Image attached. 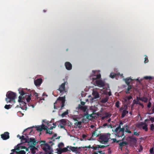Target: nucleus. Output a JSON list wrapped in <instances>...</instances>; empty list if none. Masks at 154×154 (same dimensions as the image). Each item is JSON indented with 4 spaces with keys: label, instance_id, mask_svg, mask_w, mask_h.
<instances>
[{
    "label": "nucleus",
    "instance_id": "obj_40",
    "mask_svg": "<svg viewBox=\"0 0 154 154\" xmlns=\"http://www.w3.org/2000/svg\"><path fill=\"white\" fill-rule=\"evenodd\" d=\"M139 102H139V101H136L135 100H134L133 101V105H132V106H133L135 104H138Z\"/></svg>",
    "mask_w": 154,
    "mask_h": 154
},
{
    "label": "nucleus",
    "instance_id": "obj_29",
    "mask_svg": "<svg viewBox=\"0 0 154 154\" xmlns=\"http://www.w3.org/2000/svg\"><path fill=\"white\" fill-rule=\"evenodd\" d=\"M26 138L24 137L23 136H22L21 137H20V139L21 140V141L23 143H26Z\"/></svg>",
    "mask_w": 154,
    "mask_h": 154
},
{
    "label": "nucleus",
    "instance_id": "obj_30",
    "mask_svg": "<svg viewBox=\"0 0 154 154\" xmlns=\"http://www.w3.org/2000/svg\"><path fill=\"white\" fill-rule=\"evenodd\" d=\"M128 125H125L124 126V128H126L125 130V132H127L129 133H131V131L129 130L128 129Z\"/></svg>",
    "mask_w": 154,
    "mask_h": 154
},
{
    "label": "nucleus",
    "instance_id": "obj_61",
    "mask_svg": "<svg viewBox=\"0 0 154 154\" xmlns=\"http://www.w3.org/2000/svg\"><path fill=\"white\" fill-rule=\"evenodd\" d=\"M60 126V127L61 128H64L65 129V127H64V126L65 125H63L62 124H60V125H59Z\"/></svg>",
    "mask_w": 154,
    "mask_h": 154
},
{
    "label": "nucleus",
    "instance_id": "obj_47",
    "mask_svg": "<svg viewBox=\"0 0 154 154\" xmlns=\"http://www.w3.org/2000/svg\"><path fill=\"white\" fill-rule=\"evenodd\" d=\"M98 145H97V146H92V149H93L94 150H96L98 149Z\"/></svg>",
    "mask_w": 154,
    "mask_h": 154
},
{
    "label": "nucleus",
    "instance_id": "obj_11",
    "mask_svg": "<svg viewBox=\"0 0 154 154\" xmlns=\"http://www.w3.org/2000/svg\"><path fill=\"white\" fill-rule=\"evenodd\" d=\"M95 83L99 87H103L105 86L104 82L101 80H96Z\"/></svg>",
    "mask_w": 154,
    "mask_h": 154
},
{
    "label": "nucleus",
    "instance_id": "obj_39",
    "mask_svg": "<svg viewBox=\"0 0 154 154\" xmlns=\"http://www.w3.org/2000/svg\"><path fill=\"white\" fill-rule=\"evenodd\" d=\"M120 104V103L119 101H117L115 103V106L117 108H119V105Z\"/></svg>",
    "mask_w": 154,
    "mask_h": 154
},
{
    "label": "nucleus",
    "instance_id": "obj_14",
    "mask_svg": "<svg viewBox=\"0 0 154 154\" xmlns=\"http://www.w3.org/2000/svg\"><path fill=\"white\" fill-rule=\"evenodd\" d=\"M27 143H30L31 145H33V146H35L37 142H36L35 138L30 137Z\"/></svg>",
    "mask_w": 154,
    "mask_h": 154
},
{
    "label": "nucleus",
    "instance_id": "obj_23",
    "mask_svg": "<svg viewBox=\"0 0 154 154\" xmlns=\"http://www.w3.org/2000/svg\"><path fill=\"white\" fill-rule=\"evenodd\" d=\"M147 124L145 122H141L140 123H138L137 125V126L140 129H141L142 126H144Z\"/></svg>",
    "mask_w": 154,
    "mask_h": 154
},
{
    "label": "nucleus",
    "instance_id": "obj_20",
    "mask_svg": "<svg viewBox=\"0 0 154 154\" xmlns=\"http://www.w3.org/2000/svg\"><path fill=\"white\" fill-rule=\"evenodd\" d=\"M92 95L94 97V98L95 99L98 98L99 97V94L98 92L96 91L93 90L92 92Z\"/></svg>",
    "mask_w": 154,
    "mask_h": 154
},
{
    "label": "nucleus",
    "instance_id": "obj_62",
    "mask_svg": "<svg viewBox=\"0 0 154 154\" xmlns=\"http://www.w3.org/2000/svg\"><path fill=\"white\" fill-rule=\"evenodd\" d=\"M83 148H92V147L90 145H89V146H85L84 147H83Z\"/></svg>",
    "mask_w": 154,
    "mask_h": 154
},
{
    "label": "nucleus",
    "instance_id": "obj_58",
    "mask_svg": "<svg viewBox=\"0 0 154 154\" xmlns=\"http://www.w3.org/2000/svg\"><path fill=\"white\" fill-rule=\"evenodd\" d=\"M150 120L151 121V122L153 123L154 122V117H151L150 118Z\"/></svg>",
    "mask_w": 154,
    "mask_h": 154
},
{
    "label": "nucleus",
    "instance_id": "obj_42",
    "mask_svg": "<svg viewBox=\"0 0 154 154\" xmlns=\"http://www.w3.org/2000/svg\"><path fill=\"white\" fill-rule=\"evenodd\" d=\"M69 148L72 151H75L76 149V148L75 147H72L70 146Z\"/></svg>",
    "mask_w": 154,
    "mask_h": 154
},
{
    "label": "nucleus",
    "instance_id": "obj_50",
    "mask_svg": "<svg viewBox=\"0 0 154 154\" xmlns=\"http://www.w3.org/2000/svg\"><path fill=\"white\" fill-rule=\"evenodd\" d=\"M149 152L151 154L152 153H154V148L153 147H152L150 149Z\"/></svg>",
    "mask_w": 154,
    "mask_h": 154
},
{
    "label": "nucleus",
    "instance_id": "obj_41",
    "mask_svg": "<svg viewBox=\"0 0 154 154\" xmlns=\"http://www.w3.org/2000/svg\"><path fill=\"white\" fill-rule=\"evenodd\" d=\"M11 105L10 104L9 105H6L4 107L5 109H8L11 108Z\"/></svg>",
    "mask_w": 154,
    "mask_h": 154
},
{
    "label": "nucleus",
    "instance_id": "obj_15",
    "mask_svg": "<svg viewBox=\"0 0 154 154\" xmlns=\"http://www.w3.org/2000/svg\"><path fill=\"white\" fill-rule=\"evenodd\" d=\"M66 69L68 70H70L72 69V65L69 62H66L65 63Z\"/></svg>",
    "mask_w": 154,
    "mask_h": 154
},
{
    "label": "nucleus",
    "instance_id": "obj_43",
    "mask_svg": "<svg viewBox=\"0 0 154 154\" xmlns=\"http://www.w3.org/2000/svg\"><path fill=\"white\" fill-rule=\"evenodd\" d=\"M112 140L113 141L112 143L116 142L117 143H119V142L121 141V140H117L116 138H112Z\"/></svg>",
    "mask_w": 154,
    "mask_h": 154
},
{
    "label": "nucleus",
    "instance_id": "obj_12",
    "mask_svg": "<svg viewBox=\"0 0 154 154\" xmlns=\"http://www.w3.org/2000/svg\"><path fill=\"white\" fill-rule=\"evenodd\" d=\"M97 130H96L95 131H94L92 133V136L89 138H88V140H94L93 137L95 136V137H97L99 136V134L97 133Z\"/></svg>",
    "mask_w": 154,
    "mask_h": 154
},
{
    "label": "nucleus",
    "instance_id": "obj_10",
    "mask_svg": "<svg viewBox=\"0 0 154 154\" xmlns=\"http://www.w3.org/2000/svg\"><path fill=\"white\" fill-rule=\"evenodd\" d=\"M36 130L38 131L41 132L43 130H46L47 129V127L45 125L42 124L41 125L35 126Z\"/></svg>",
    "mask_w": 154,
    "mask_h": 154
},
{
    "label": "nucleus",
    "instance_id": "obj_34",
    "mask_svg": "<svg viewBox=\"0 0 154 154\" xmlns=\"http://www.w3.org/2000/svg\"><path fill=\"white\" fill-rule=\"evenodd\" d=\"M132 98V97L131 96H126L125 97V101H127V100L129 101V100H130Z\"/></svg>",
    "mask_w": 154,
    "mask_h": 154
},
{
    "label": "nucleus",
    "instance_id": "obj_1",
    "mask_svg": "<svg viewBox=\"0 0 154 154\" xmlns=\"http://www.w3.org/2000/svg\"><path fill=\"white\" fill-rule=\"evenodd\" d=\"M65 96L63 97H59L54 103V109H59L60 110H62L65 106Z\"/></svg>",
    "mask_w": 154,
    "mask_h": 154
},
{
    "label": "nucleus",
    "instance_id": "obj_27",
    "mask_svg": "<svg viewBox=\"0 0 154 154\" xmlns=\"http://www.w3.org/2000/svg\"><path fill=\"white\" fill-rule=\"evenodd\" d=\"M128 113V111H126L125 109L123 110L121 116L122 118H123Z\"/></svg>",
    "mask_w": 154,
    "mask_h": 154
},
{
    "label": "nucleus",
    "instance_id": "obj_3",
    "mask_svg": "<svg viewBox=\"0 0 154 154\" xmlns=\"http://www.w3.org/2000/svg\"><path fill=\"white\" fill-rule=\"evenodd\" d=\"M19 93L20 94V95L18 97V102L20 103V105L22 106H25L26 104V102L23 100V99H24L25 97L24 95L26 93L23 91V89L22 88H20L18 89Z\"/></svg>",
    "mask_w": 154,
    "mask_h": 154
},
{
    "label": "nucleus",
    "instance_id": "obj_24",
    "mask_svg": "<svg viewBox=\"0 0 154 154\" xmlns=\"http://www.w3.org/2000/svg\"><path fill=\"white\" fill-rule=\"evenodd\" d=\"M139 99L140 100L143 102H144L145 103H147L148 100V98L147 97H140L139 98Z\"/></svg>",
    "mask_w": 154,
    "mask_h": 154
},
{
    "label": "nucleus",
    "instance_id": "obj_53",
    "mask_svg": "<svg viewBox=\"0 0 154 154\" xmlns=\"http://www.w3.org/2000/svg\"><path fill=\"white\" fill-rule=\"evenodd\" d=\"M128 87L127 88V90L130 91V90L132 88L131 85H128Z\"/></svg>",
    "mask_w": 154,
    "mask_h": 154
},
{
    "label": "nucleus",
    "instance_id": "obj_21",
    "mask_svg": "<svg viewBox=\"0 0 154 154\" xmlns=\"http://www.w3.org/2000/svg\"><path fill=\"white\" fill-rule=\"evenodd\" d=\"M130 141L133 143L134 144H135L137 141V139L133 137H129Z\"/></svg>",
    "mask_w": 154,
    "mask_h": 154
},
{
    "label": "nucleus",
    "instance_id": "obj_13",
    "mask_svg": "<svg viewBox=\"0 0 154 154\" xmlns=\"http://www.w3.org/2000/svg\"><path fill=\"white\" fill-rule=\"evenodd\" d=\"M9 133L8 132H5L1 135V138L3 140H6L9 138Z\"/></svg>",
    "mask_w": 154,
    "mask_h": 154
},
{
    "label": "nucleus",
    "instance_id": "obj_55",
    "mask_svg": "<svg viewBox=\"0 0 154 154\" xmlns=\"http://www.w3.org/2000/svg\"><path fill=\"white\" fill-rule=\"evenodd\" d=\"M83 106H83L80 104H79L78 105V108L79 109L81 110Z\"/></svg>",
    "mask_w": 154,
    "mask_h": 154
},
{
    "label": "nucleus",
    "instance_id": "obj_37",
    "mask_svg": "<svg viewBox=\"0 0 154 154\" xmlns=\"http://www.w3.org/2000/svg\"><path fill=\"white\" fill-rule=\"evenodd\" d=\"M57 136V134H54L53 136L50 138V139L51 140H53V141H54L55 140V138Z\"/></svg>",
    "mask_w": 154,
    "mask_h": 154
},
{
    "label": "nucleus",
    "instance_id": "obj_51",
    "mask_svg": "<svg viewBox=\"0 0 154 154\" xmlns=\"http://www.w3.org/2000/svg\"><path fill=\"white\" fill-rule=\"evenodd\" d=\"M151 106V103L149 101L147 105V106L148 108H150Z\"/></svg>",
    "mask_w": 154,
    "mask_h": 154
},
{
    "label": "nucleus",
    "instance_id": "obj_63",
    "mask_svg": "<svg viewBox=\"0 0 154 154\" xmlns=\"http://www.w3.org/2000/svg\"><path fill=\"white\" fill-rule=\"evenodd\" d=\"M53 125H55V126H51L50 127V129L51 130H52V129L53 128H55L56 127V125L54 123H53Z\"/></svg>",
    "mask_w": 154,
    "mask_h": 154
},
{
    "label": "nucleus",
    "instance_id": "obj_35",
    "mask_svg": "<svg viewBox=\"0 0 154 154\" xmlns=\"http://www.w3.org/2000/svg\"><path fill=\"white\" fill-rule=\"evenodd\" d=\"M68 113V110H67L65 112H63V113H62L61 114V116L63 117L67 115Z\"/></svg>",
    "mask_w": 154,
    "mask_h": 154
},
{
    "label": "nucleus",
    "instance_id": "obj_44",
    "mask_svg": "<svg viewBox=\"0 0 154 154\" xmlns=\"http://www.w3.org/2000/svg\"><path fill=\"white\" fill-rule=\"evenodd\" d=\"M87 109V107L86 106H84L82 108V109L81 110H82L83 112H85L86 111V109Z\"/></svg>",
    "mask_w": 154,
    "mask_h": 154
},
{
    "label": "nucleus",
    "instance_id": "obj_19",
    "mask_svg": "<svg viewBox=\"0 0 154 154\" xmlns=\"http://www.w3.org/2000/svg\"><path fill=\"white\" fill-rule=\"evenodd\" d=\"M84 119H82V121H78L77 122H76L75 123V126H76V128H81L82 127V122L84 123Z\"/></svg>",
    "mask_w": 154,
    "mask_h": 154
},
{
    "label": "nucleus",
    "instance_id": "obj_28",
    "mask_svg": "<svg viewBox=\"0 0 154 154\" xmlns=\"http://www.w3.org/2000/svg\"><path fill=\"white\" fill-rule=\"evenodd\" d=\"M128 144V143L126 141H123L122 142L119 143V147L123 146H124L125 145H127Z\"/></svg>",
    "mask_w": 154,
    "mask_h": 154
},
{
    "label": "nucleus",
    "instance_id": "obj_45",
    "mask_svg": "<svg viewBox=\"0 0 154 154\" xmlns=\"http://www.w3.org/2000/svg\"><path fill=\"white\" fill-rule=\"evenodd\" d=\"M150 129L152 131L154 130V125L153 124H151L150 125Z\"/></svg>",
    "mask_w": 154,
    "mask_h": 154
},
{
    "label": "nucleus",
    "instance_id": "obj_26",
    "mask_svg": "<svg viewBox=\"0 0 154 154\" xmlns=\"http://www.w3.org/2000/svg\"><path fill=\"white\" fill-rule=\"evenodd\" d=\"M66 120L65 119H62L60 120V124L64 125H66Z\"/></svg>",
    "mask_w": 154,
    "mask_h": 154
},
{
    "label": "nucleus",
    "instance_id": "obj_7",
    "mask_svg": "<svg viewBox=\"0 0 154 154\" xmlns=\"http://www.w3.org/2000/svg\"><path fill=\"white\" fill-rule=\"evenodd\" d=\"M116 135L118 137H122L124 135L125 128H122L121 129L118 131V132H115Z\"/></svg>",
    "mask_w": 154,
    "mask_h": 154
},
{
    "label": "nucleus",
    "instance_id": "obj_16",
    "mask_svg": "<svg viewBox=\"0 0 154 154\" xmlns=\"http://www.w3.org/2000/svg\"><path fill=\"white\" fill-rule=\"evenodd\" d=\"M42 80L41 78L38 79L34 81L35 85L36 86H39L42 83Z\"/></svg>",
    "mask_w": 154,
    "mask_h": 154
},
{
    "label": "nucleus",
    "instance_id": "obj_17",
    "mask_svg": "<svg viewBox=\"0 0 154 154\" xmlns=\"http://www.w3.org/2000/svg\"><path fill=\"white\" fill-rule=\"evenodd\" d=\"M29 148H30L31 153L33 154L35 153L36 150L37 149L36 147L32 145H30L29 147Z\"/></svg>",
    "mask_w": 154,
    "mask_h": 154
},
{
    "label": "nucleus",
    "instance_id": "obj_25",
    "mask_svg": "<svg viewBox=\"0 0 154 154\" xmlns=\"http://www.w3.org/2000/svg\"><path fill=\"white\" fill-rule=\"evenodd\" d=\"M69 147L67 146V147H64L63 148H60V150H58L59 152H66L68 151L67 148Z\"/></svg>",
    "mask_w": 154,
    "mask_h": 154
},
{
    "label": "nucleus",
    "instance_id": "obj_56",
    "mask_svg": "<svg viewBox=\"0 0 154 154\" xmlns=\"http://www.w3.org/2000/svg\"><path fill=\"white\" fill-rule=\"evenodd\" d=\"M143 147L141 145L140 146V148L139 149V152H141L142 150L143 149Z\"/></svg>",
    "mask_w": 154,
    "mask_h": 154
},
{
    "label": "nucleus",
    "instance_id": "obj_8",
    "mask_svg": "<svg viewBox=\"0 0 154 154\" xmlns=\"http://www.w3.org/2000/svg\"><path fill=\"white\" fill-rule=\"evenodd\" d=\"M92 75H93V80L94 81V80L99 79L101 78V75L98 72L95 71H92Z\"/></svg>",
    "mask_w": 154,
    "mask_h": 154
},
{
    "label": "nucleus",
    "instance_id": "obj_33",
    "mask_svg": "<svg viewBox=\"0 0 154 154\" xmlns=\"http://www.w3.org/2000/svg\"><path fill=\"white\" fill-rule=\"evenodd\" d=\"M41 145V146L42 147L43 146L47 143H46V141L45 140H41L40 143Z\"/></svg>",
    "mask_w": 154,
    "mask_h": 154
},
{
    "label": "nucleus",
    "instance_id": "obj_6",
    "mask_svg": "<svg viewBox=\"0 0 154 154\" xmlns=\"http://www.w3.org/2000/svg\"><path fill=\"white\" fill-rule=\"evenodd\" d=\"M96 110L94 108L91 107L90 109L87 112H86V114L85 115L86 118L89 120H91L93 119V115L95 114Z\"/></svg>",
    "mask_w": 154,
    "mask_h": 154
},
{
    "label": "nucleus",
    "instance_id": "obj_64",
    "mask_svg": "<svg viewBox=\"0 0 154 154\" xmlns=\"http://www.w3.org/2000/svg\"><path fill=\"white\" fill-rule=\"evenodd\" d=\"M98 152L100 154H104V152H103L102 151H98Z\"/></svg>",
    "mask_w": 154,
    "mask_h": 154
},
{
    "label": "nucleus",
    "instance_id": "obj_38",
    "mask_svg": "<svg viewBox=\"0 0 154 154\" xmlns=\"http://www.w3.org/2000/svg\"><path fill=\"white\" fill-rule=\"evenodd\" d=\"M122 128H121V126H120V125H119L118 127H117L116 128H115V129L114 130V132H118V130H120Z\"/></svg>",
    "mask_w": 154,
    "mask_h": 154
},
{
    "label": "nucleus",
    "instance_id": "obj_5",
    "mask_svg": "<svg viewBox=\"0 0 154 154\" xmlns=\"http://www.w3.org/2000/svg\"><path fill=\"white\" fill-rule=\"evenodd\" d=\"M54 144V143H53V141H49L45 144L42 148L46 152H53V150L51 147Z\"/></svg>",
    "mask_w": 154,
    "mask_h": 154
},
{
    "label": "nucleus",
    "instance_id": "obj_52",
    "mask_svg": "<svg viewBox=\"0 0 154 154\" xmlns=\"http://www.w3.org/2000/svg\"><path fill=\"white\" fill-rule=\"evenodd\" d=\"M106 146L104 145H98V148H104L106 147Z\"/></svg>",
    "mask_w": 154,
    "mask_h": 154
},
{
    "label": "nucleus",
    "instance_id": "obj_31",
    "mask_svg": "<svg viewBox=\"0 0 154 154\" xmlns=\"http://www.w3.org/2000/svg\"><path fill=\"white\" fill-rule=\"evenodd\" d=\"M148 125L147 124H146V125H145L144 126H143L142 127V129L144 130L145 131H147L148 130V127H147Z\"/></svg>",
    "mask_w": 154,
    "mask_h": 154
},
{
    "label": "nucleus",
    "instance_id": "obj_46",
    "mask_svg": "<svg viewBox=\"0 0 154 154\" xmlns=\"http://www.w3.org/2000/svg\"><path fill=\"white\" fill-rule=\"evenodd\" d=\"M144 78L146 80L148 79H152V78L151 76H146L144 77Z\"/></svg>",
    "mask_w": 154,
    "mask_h": 154
},
{
    "label": "nucleus",
    "instance_id": "obj_60",
    "mask_svg": "<svg viewBox=\"0 0 154 154\" xmlns=\"http://www.w3.org/2000/svg\"><path fill=\"white\" fill-rule=\"evenodd\" d=\"M134 134L137 136L139 135V133H137V132H134Z\"/></svg>",
    "mask_w": 154,
    "mask_h": 154
},
{
    "label": "nucleus",
    "instance_id": "obj_57",
    "mask_svg": "<svg viewBox=\"0 0 154 154\" xmlns=\"http://www.w3.org/2000/svg\"><path fill=\"white\" fill-rule=\"evenodd\" d=\"M148 61V60L147 58L146 57H145L144 58V62L145 63H147Z\"/></svg>",
    "mask_w": 154,
    "mask_h": 154
},
{
    "label": "nucleus",
    "instance_id": "obj_32",
    "mask_svg": "<svg viewBox=\"0 0 154 154\" xmlns=\"http://www.w3.org/2000/svg\"><path fill=\"white\" fill-rule=\"evenodd\" d=\"M64 146V144L63 143H59L58 145V147L59 148V150H60V148H62Z\"/></svg>",
    "mask_w": 154,
    "mask_h": 154
},
{
    "label": "nucleus",
    "instance_id": "obj_36",
    "mask_svg": "<svg viewBox=\"0 0 154 154\" xmlns=\"http://www.w3.org/2000/svg\"><path fill=\"white\" fill-rule=\"evenodd\" d=\"M31 95L30 94L26 98V100L27 103L29 102L31 100Z\"/></svg>",
    "mask_w": 154,
    "mask_h": 154
},
{
    "label": "nucleus",
    "instance_id": "obj_22",
    "mask_svg": "<svg viewBox=\"0 0 154 154\" xmlns=\"http://www.w3.org/2000/svg\"><path fill=\"white\" fill-rule=\"evenodd\" d=\"M109 99V97L106 96L105 98H103L100 101V102L103 103H105Z\"/></svg>",
    "mask_w": 154,
    "mask_h": 154
},
{
    "label": "nucleus",
    "instance_id": "obj_18",
    "mask_svg": "<svg viewBox=\"0 0 154 154\" xmlns=\"http://www.w3.org/2000/svg\"><path fill=\"white\" fill-rule=\"evenodd\" d=\"M127 85H130V83L131 82L133 79L130 77H128L124 79Z\"/></svg>",
    "mask_w": 154,
    "mask_h": 154
},
{
    "label": "nucleus",
    "instance_id": "obj_54",
    "mask_svg": "<svg viewBox=\"0 0 154 154\" xmlns=\"http://www.w3.org/2000/svg\"><path fill=\"white\" fill-rule=\"evenodd\" d=\"M25 138H26V142L27 143L28 142V141H29V139H30V138H29V136L27 135L26 136V137Z\"/></svg>",
    "mask_w": 154,
    "mask_h": 154
},
{
    "label": "nucleus",
    "instance_id": "obj_59",
    "mask_svg": "<svg viewBox=\"0 0 154 154\" xmlns=\"http://www.w3.org/2000/svg\"><path fill=\"white\" fill-rule=\"evenodd\" d=\"M34 95L36 97H37V99H38L39 97H38V94L36 93H35L34 94Z\"/></svg>",
    "mask_w": 154,
    "mask_h": 154
},
{
    "label": "nucleus",
    "instance_id": "obj_4",
    "mask_svg": "<svg viewBox=\"0 0 154 154\" xmlns=\"http://www.w3.org/2000/svg\"><path fill=\"white\" fill-rule=\"evenodd\" d=\"M16 96L15 93L11 91L8 92L7 94L5 99L7 103H8L10 102L11 101H14Z\"/></svg>",
    "mask_w": 154,
    "mask_h": 154
},
{
    "label": "nucleus",
    "instance_id": "obj_48",
    "mask_svg": "<svg viewBox=\"0 0 154 154\" xmlns=\"http://www.w3.org/2000/svg\"><path fill=\"white\" fill-rule=\"evenodd\" d=\"M19 154H26V152L24 150H21L18 152Z\"/></svg>",
    "mask_w": 154,
    "mask_h": 154
},
{
    "label": "nucleus",
    "instance_id": "obj_9",
    "mask_svg": "<svg viewBox=\"0 0 154 154\" xmlns=\"http://www.w3.org/2000/svg\"><path fill=\"white\" fill-rule=\"evenodd\" d=\"M66 84V82H64L62 83L59 86V88L57 89L61 94L65 93L66 91L65 88V85Z\"/></svg>",
    "mask_w": 154,
    "mask_h": 154
},
{
    "label": "nucleus",
    "instance_id": "obj_2",
    "mask_svg": "<svg viewBox=\"0 0 154 154\" xmlns=\"http://www.w3.org/2000/svg\"><path fill=\"white\" fill-rule=\"evenodd\" d=\"M111 134L109 133L100 134L98 139V141L102 144H105L109 141L110 139Z\"/></svg>",
    "mask_w": 154,
    "mask_h": 154
},
{
    "label": "nucleus",
    "instance_id": "obj_49",
    "mask_svg": "<svg viewBox=\"0 0 154 154\" xmlns=\"http://www.w3.org/2000/svg\"><path fill=\"white\" fill-rule=\"evenodd\" d=\"M46 134H52V132L49 131L48 130H47V129L46 130Z\"/></svg>",
    "mask_w": 154,
    "mask_h": 154
}]
</instances>
